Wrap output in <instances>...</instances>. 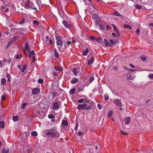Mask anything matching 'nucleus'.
<instances>
[{"label": "nucleus", "instance_id": "4d7b16f0", "mask_svg": "<svg viewBox=\"0 0 153 153\" xmlns=\"http://www.w3.org/2000/svg\"><path fill=\"white\" fill-rule=\"evenodd\" d=\"M95 24L97 25L100 23V21L99 20H96L95 21Z\"/></svg>", "mask_w": 153, "mask_h": 153}, {"label": "nucleus", "instance_id": "20e7f679", "mask_svg": "<svg viewBox=\"0 0 153 153\" xmlns=\"http://www.w3.org/2000/svg\"><path fill=\"white\" fill-rule=\"evenodd\" d=\"M25 47L23 49V51L25 52L26 55H27V54L26 53V52H28L29 53L30 51V47L29 46L28 43V42H26L25 43Z\"/></svg>", "mask_w": 153, "mask_h": 153}, {"label": "nucleus", "instance_id": "9d476101", "mask_svg": "<svg viewBox=\"0 0 153 153\" xmlns=\"http://www.w3.org/2000/svg\"><path fill=\"white\" fill-rule=\"evenodd\" d=\"M49 136L51 137H54L56 136L57 137H59V135L58 132H53L51 134L49 135Z\"/></svg>", "mask_w": 153, "mask_h": 153}, {"label": "nucleus", "instance_id": "e2e57ef3", "mask_svg": "<svg viewBox=\"0 0 153 153\" xmlns=\"http://www.w3.org/2000/svg\"><path fill=\"white\" fill-rule=\"evenodd\" d=\"M82 133L81 131H80L78 132V135H79V136H80V135H82Z\"/></svg>", "mask_w": 153, "mask_h": 153}, {"label": "nucleus", "instance_id": "6e6552de", "mask_svg": "<svg viewBox=\"0 0 153 153\" xmlns=\"http://www.w3.org/2000/svg\"><path fill=\"white\" fill-rule=\"evenodd\" d=\"M87 105L86 104H79L77 108L78 110H84V108L85 106H86Z\"/></svg>", "mask_w": 153, "mask_h": 153}, {"label": "nucleus", "instance_id": "09e8293b", "mask_svg": "<svg viewBox=\"0 0 153 153\" xmlns=\"http://www.w3.org/2000/svg\"><path fill=\"white\" fill-rule=\"evenodd\" d=\"M22 57V54H20L19 55H17L16 56V58L17 59H18L19 58H21Z\"/></svg>", "mask_w": 153, "mask_h": 153}, {"label": "nucleus", "instance_id": "f03ea898", "mask_svg": "<svg viewBox=\"0 0 153 153\" xmlns=\"http://www.w3.org/2000/svg\"><path fill=\"white\" fill-rule=\"evenodd\" d=\"M61 106V103L60 102H55L53 104L52 109L56 111L59 109Z\"/></svg>", "mask_w": 153, "mask_h": 153}, {"label": "nucleus", "instance_id": "f8f14e48", "mask_svg": "<svg viewBox=\"0 0 153 153\" xmlns=\"http://www.w3.org/2000/svg\"><path fill=\"white\" fill-rule=\"evenodd\" d=\"M94 59L92 56H91V58L90 60H88V64L90 65H91L94 62Z\"/></svg>", "mask_w": 153, "mask_h": 153}, {"label": "nucleus", "instance_id": "473e14b6", "mask_svg": "<svg viewBox=\"0 0 153 153\" xmlns=\"http://www.w3.org/2000/svg\"><path fill=\"white\" fill-rule=\"evenodd\" d=\"M134 78V76L130 75L129 77H128L126 78V80H127L130 79H133Z\"/></svg>", "mask_w": 153, "mask_h": 153}, {"label": "nucleus", "instance_id": "423d86ee", "mask_svg": "<svg viewBox=\"0 0 153 153\" xmlns=\"http://www.w3.org/2000/svg\"><path fill=\"white\" fill-rule=\"evenodd\" d=\"M40 91L39 89L37 88H35L33 89L32 93L33 94L36 95L38 94Z\"/></svg>", "mask_w": 153, "mask_h": 153}, {"label": "nucleus", "instance_id": "a19ab883", "mask_svg": "<svg viewBox=\"0 0 153 153\" xmlns=\"http://www.w3.org/2000/svg\"><path fill=\"white\" fill-rule=\"evenodd\" d=\"M27 104V103H24L23 104L22 107L21 108L22 109H24L25 108V106Z\"/></svg>", "mask_w": 153, "mask_h": 153}, {"label": "nucleus", "instance_id": "6ab92c4d", "mask_svg": "<svg viewBox=\"0 0 153 153\" xmlns=\"http://www.w3.org/2000/svg\"><path fill=\"white\" fill-rule=\"evenodd\" d=\"M5 122L3 121H0V128H3L4 127Z\"/></svg>", "mask_w": 153, "mask_h": 153}, {"label": "nucleus", "instance_id": "aec40b11", "mask_svg": "<svg viewBox=\"0 0 153 153\" xmlns=\"http://www.w3.org/2000/svg\"><path fill=\"white\" fill-rule=\"evenodd\" d=\"M110 43H109V45L111 46L112 45H114L116 43V40H113V39H110Z\"/></svg>", "mask_w": 153, "mask_h": 153}, {"label": "nucleus", "instance_id": "9b49d317", "mask_svg": "<svg viewBox=\"0 0 153 153\" xmlns=\"http://www.w3.org/2000/svg\"><path fill=\"white\" fill-rule=\"evenodd\" d=\"M131 118L130 117H127L125 118V124L128 125L130 123Z\"/></svg>", "mask_w": 153, "mask_h": 153}, {"label": "nucleus", "instance_id": "5fc2aeb1", "mask_svg": "<svg viewBox=\"0 0 153 153\" xmlns=\"http://www.w3.org/2000/svg\"><path fill=\"white\" fill-rule=\"evenodd\" d=\"M78 124L76 123L75 127V129H74L75 131L77 130L78 128Z\"/></svg>", "mask_w": 153, "mask_h": 153}, {"label": "nucleus", "instance_id": "f3484780", "mask_svg": "<svg viewBox=\"0 0 153 153\" xmlns=\"http://www.w3.org/2000/svg\"><path fill=\"white\" fill-rule=\"evenodd\" d=\"M54 56L56 58H57L59 56V53H58L56 49H54L53 50Z\"/></svg>", "mask_w": 153, "mask_h": 153}, {"label": "nucleus", "instance_id": "c03bdc74", "mask_svg": "<svg viewBox=\"0 0 153 153\" xmlns=\"http://www.w3.org/2000/svg\"><path fill=\"white\" fill-rule=\"evenodd\" d=\"M113 112L112 111H111L109 112L108 114V116L109 117H111L113 114Z\"/></svg>", "mask_w": 153, "mask_h": 153}, {"label": "nucleus", "instance_id": "052dcab7", "mask_svg": "<svg viewBox=\"0 0 153 153\" xmlns=\"http://www.w3.org/2000/svg\"><path fill=\"white\" fill-rule=\"evenodd\" d=\"M53 75L54 76H57V74L56 73V72L55 71H54L53 72Z\"/></svg>", "mask_w": 153, "mask_h": 153}, {"label": "nucleus", "instance_id": "c756f323", "mask_svg": "<svg viewBox=\"0 0 153 153\" xmlns=\"http://www.w3.org/2000/svg\"><path fill=\"white\" fill-rule=\"evenodd\" d=\"M99 27L101 29L103 30L105 28V25L104 24H100L99 25Z\"/></svg>", "mask_w": 153, "mask_h": 153}, {"label": "nucleus", "instance_id": "1a4fd4ad", "mask_svg": "<svg viewBox=\"0 0 153 153\" xmlns=\"http://www.w3.org/2000/svg\"><path fill=\"white\" fill-rule=\"evenodd\" d=\"M62 23L64 27L66 28H69L70 27V25L68 22L65 20H63Z\"/></svg>", "mask_w": 153, "mask_h": 153}, {"label": "nucleus", "instance_id": "393cba45", "mask_svg": "<svg viewBox=\"0 0 153 153\" xmlns=\"http://www.w3.org/2000/svg\"><path fill=\"white\" fill-rule=\"evenodd\" d=\"M6 79L4 78H2L1 79V84L4 85L6 82Z\"/></svg>", "mask_w": 153, "mask_h": 153}, {"label": "nucleus", "instance_id": "0eeeda50", "mask_svg": "<svg viewBox=\"0 0 153 153\" xmlns=\"http://www.w3.org/2000/svg\"><path fill=\"white\" fill-rule=\"evenodd\" d=\"M114 102L117 105L121 106L122 105L120 100L118 99H116L115 100H114Z\"/></svg>", "mask_w": 153, "mask_h": 153}, {"label": "nucleus", "instance_id": "49530a36", "mask_svg": "<svg viewBox=\"0 0 153 153\" xmlns=\"http://www.w3.org/2000/svg\"><path fill=\"white\" fill-rule=\"evenodd\" d=\"M38 82L39 83L42 84L43 83V80L42 79H38Z\"/></svg>", "mask_w": 153, "mask_h": 153}, {"label": "nucleus", "instance_id": "39448f33", "mask_svg": "<svg viewBox=\"0 0 153 153\" xmlns=\"http://www.w3.org/2000/svg\"><path fill=\"white\" fill-rule=\"evenodd\" d=\"M62 127L65 129H67L68 127L67 122L65 120H63L62 123Z\"/></svg>", "mask_w": 153, "mask_h": 153}, {"label": "nucleus", "instance_id": "5701e85b", "mask_svg": "<svg viewBox=\"0 0 153 153\" xmlns=\"http://www.w3.org/2000/svg\"><path fill=\"white\" fill-rule=\"evenodd\" d=\"M99 16L98 15H97L96 14H94L92 16V18L93 19H98L99 18Z\"/></svg>", "mask_w": 153, "mask_h": 153}, {"label": "nucleus", "instance_id": "a878e982", "mask_svg": "<svg viewBox=\"0 0 153 153\" xmlns=\"http://www.w3.org/2000/svg\"><path fill=\"white\" fill-rule=\"evenodd\" d=\"M54 69H55V70L56 71H62V67H54Z\"/></svg>", "mask_w": 153, "mask_h": 153}, {"label": "nucleus", "instance_id": "58836bf2", "mask_svg": "<svg viewBox=\"0 0 153 153\" xmlns=\"http://www.w3.org/2000/svg\"><path fill=\"white\" fill-rule=\"evenodd\" d=\"M55 117V116L53 115L52 114H49L48 115V117L49 118V119H52V118H54Z\"/></svg>", "mask_w": 153, "mask_h": 153}, {"label": "nucleus", "instance_id": "72a5a7b5", "mask_svg": "<svg viewBox=\"0 0 153 153\" xmlns=\"http://www.w3.org/2000/svg\"><path fill=\"white\" fill-rule=\"evenodd\" d=\"M104 42L106 46H108L109 45V42L107 41V40L106 39H104Z\"/></svg>", "mask_w": 153, "mask_h": 153}, {"label": "nucleus", "instance_id": "4468645a", "mask_svg": "<svg viewBox=\"0 0 153 153\" xmlns=\"http://www.w3.org/2000/svg\"><path fill=\"white\" fill-rule=\"evenodd\" d=\"M112 26H113V29L116 32V33L117 34L118 36H119V30L117 27H116L114 24H112Z\"/></svg>", "mask_w": 153, "mask_h": 153}, {"label": "nucleus", "instance_id": "864d4df0", "mask_svg": "<svg viewBox=\"0 0 153 153\" xmlns=\"http://www.w3.org/2000/svg\"><path fill=\"white\" fill-rule=\"evenodd\" d=\"M36 3H37V4L39 6L40 5H41V1L40 0H38L37 1H36Z\"/></svg>", "mask_w": 153, "mask_h": 153}, {"label": "nucleus", "instance_id": "e433bc0d", "mask_svg": "<svg viewBox=\"0 0 153 153\" xmlns=\"http://www.w3.org/2000/svg\"><path fill=\"white\" fill-rule=\"evenodd\" d=\"M126 70L127 71H129V72H133L134 71V69H131L128 68L127 67H125V71Z\"/></svg>", "mask_w": 153, "mask_h": 153}, {"label": "nucleus", "instance_id": "bf43d9fd", "mask_svg": "<svg viewBox=\"0 0 153 153\" xmlns=\"http://www.w3.org/2000/svg\"><path fill=\"white\" fill-rule=\"evenodd\" d=\"M97 107L100 110L101 109V105L100 104H97Z\"/></svg>", "mask_w": 153, "mask_h": 153}, {"label": "nucleus", "instance_id": "603ef678", "mask_svg": "<svg viewBox=\"0 0 153 153\" xmlns=\"http://www.w3.org/2000/svg\"><path fill=\"white\" fill-rule=\"evenodd\" d=\"M90 39L91 40H94L96 39V37L94 36H91L90 37Z\"/></svg>", "mask_w": 153, "mask_h": 153}, {"label": "nucleus", "instance_id": "6e6d98bb", "mask_svg": "<svg viewBox=\"0 0 153 153\" xmlns=\"http://www.w3.org/2000/svg\"><path fill=\"white\" fill-rule=\"evenodd\" d=\"M148 77L150 78L153 79V74H151L149 75Z\"/></svg>", "mask_w": 153, "mask_h": 153}, {"label": "nucleus", "instance_id": "79ce46f5", "mask_svg": "<svg viewBox=\"0 0 153 153\" xmlns=\"http://www.w3.org/2000/svg\"><path fill=\"white\" fill-rule=\"evenodd\" d=\"M33 23L35 25H38L39 24V22L37 20H34L33 22Z\"/></svg>", "mask_w": 153, "mask_h": 153}, {"label": "nucleus", "instance_id": "3c124183", "mask_svg": "<svg viewBox=\"0 0 153 153\" xmlns=\"http://www.w3.org/2000/svg\"><path fill=\"white\" fill-rule=\"evenodd\" d=\"M136 33L138 34V36L139 35V34L140 32V30L139 28H138L136 31Z\"/></svg>", "mask_w": 153, "mask_h": 153}, {"label": "nucleus", "instance_id": "13d9d810", "mask_svg": "<svg viewBox=\"0 0 153 153\" xmlns=\"http://www.w3.org/2000/svg\"><path fill=\"white\" fill-rule=\"evenodd\" d=\"M93 148H94V150H97L98 149V146L97 145L94 146Z\"/></svg>", "mask_w": 153, "mask_h": 153}, {"label": "nucleus", "instance_id": "69168bd1", "mask_svg": "<svg viewBox=\"0 0 153 153\" xmlns=\"http://www.w3.org/2000/svg\"><path fill=\"white\" fill-rule=\"evenodd\" d=\"M24 22V20H22L21 22H19V24L20 25L23 24Z\"/></svg>", "mask_w": 153, "mask_h": 153}, {"label": "nucleus", "instance_id": "2f4dec72", "mask_svg": "<svg viewBox=\"0 0 153 153\" xmlns=\"http://www.w3.org/2000/svg\"><path fill=\"white\" fill-rule=\"evenodd\" d=\"M18 118L17 116H14L13 117V120L15 122H16L18 121Z\"/></svg>", "mask_w": 153, "mask_h": 153}, {"label": "nucleus", "instance_id": "2eb2a0df", "mask_svg": "<svg viewBox=\"0 0 153 153\" xmlns=\"http://www.w3.org/2000/svg\"><path fill=\"white\" fill-rule=\"evenodd\" d=\"M55 130L54 129H51L48 130L46 133V134L47 135H49L50 134H51L52 133H53Z\"/></svg>", "mask_w": 153, "mask_h": 153}, {"label": "nucleus", "instance_id": "bb28decb", "mask_svg": "<svg viewBox=\"0 0 153 153\" xmlns=\"http://www.w3.org/2000/svg\"><path fill=\"white\" fill-rule=\"evenodd\" d=\"M6 77L7 79V81L8 82H10V79L11 78V76H10V75L8 73H7L6 74Z\"/></svg>", "mask_w": 153, "mask_h": 153}, {"label": "nucleus", "instance_id": "b1692460", "mask_svg": "<svg viewBox=\"0 0 153 153\" xmlns=\"http://www.w3.org/2000/svg\"><path fill=\"white\" fill-rule=\"evenodd\" d=\"M9 152V149H6L5 148H3L2 149V153H8Z\"/></svg>", "mask_w": 153, "mask_h": 153}, {"label": "nucleus", "instance_id": "c85d7f7f", "mask_svg": "<svg viewBox=\"0 0 153 153\" xmlns=\"http://www.w3.org/2000/svg\"><path fill=\"white\" fill-rule=\"evenodd\" d=\"M31 134L32 136H36L37 135V132L36 131H32Z\"/></svg>", "mask_w": 153, "mask_h": 153}, {"label": "nucleus", "instance_id": "7ed1b4c3", "mask_svg": "<svg viewBox=\"0 0 153 153\" xmlns=\"http://www.w3.org/2000/svg\"><path fill=\"white\" fill-rule=\"evenodd\" d=\"M56 43L57 46H60V47L62 46L63 45V42L62 40V37L60 36H57L56 37Z\"/></svg>", "mask_w": 153, "mask_h": 153}, {"label": "nucleus", "instance_id": "a211bd4d", "mask_svg": "<svg viewBox=\"0 0 153 153\" xmlns=\"http://www.w3.org/2000/svg\"><path fill=\"white\" fill-rule=\"evenodd\" d=\"M96 40L97 42L101 43L102 42V39L101 37H99L98 38H96Z\"/></svg>", "mask_w": 153, "mask_h": 153}, {"label": "nucleus", "instance_id": "37998d69", "mask_svg": "<svg viewBox=\"0 0 153 153\" xmlns=\"http://www.w3.org/2000/svg\"><path fill=\"white\" fill-rule=\"evenodd\" d=\"M135 7L137 9H140L142 8V7L141 5H139L138 4H136L135 5Z\"/></svg>", "mask_w": 153, "mask_h": 153}, {"label": "nucleus", "instance_id": "0e129e2a", "mask_svg": "<svg viewBox=\"0 0 153 153\" xmlns=\"http://www.w3.org/2000/svg\"><path fill=\"white\" fill-rule=\"evenodd\" d=\"M120 131L121 133L123 135H124V132L123 130H122L121 129H120Z\"/></svg>", "mask_w": 153, "mask_h": 153}, {"label": "nucleus", "instance_id": "680f3d73", "mask_svg": "<svg viewBox=\"0 0 153 153\" xmlns=\"http://www.w3.org/2000/svg\"><path fill=\"white\" fill-rule=\"evenodd\" d=\"M3 65L2 63V61L1 60H0V67H2Z\"/></svg>", "mask_w": 153, "mask_h": 153}, {"label": "nucleus", "instance_id": "774afa93", "mask_svg": "<svg viewBox=\"0 0 153 153\" xmlns=\"http://www.w3.org/2000/svg\"><path fill=\"white\" fill-rule=\"evenodd\" d=\"M71 42H69V41H68L67 42V45H70V44H71Z\"/></svg>", "mask_w": 153, "mask_h": 153}, {"label": "nucleus", "instance_id": "412c9836", "mask_svg": "<svg viewBox=\"0 0 153 153\" xmlns=\"http://www.w3.org/2000/svg\"><path fill=\"white\" fill-rule=\"evenodd\" d=\"M88 52V48L86 49L83 51V53H82L83 55L84 56H86L87 55Z\"/></svg>", "mask_w": 153, "mask_h": 153}, {"label": "nucleus", "instance_id": "338daca9", "mask_svg": "<svg viewBox=\"0 0 153 153\" xmlns=\"http://www.w3.org/2000/svg\"><path fill=\"white\" fill-rule=\"evenodd\" d=\"M32 58L33 59V62H35V57L34 55L33 56Z\"/></svg>", "mask_w": 153, "mask_h": 153}, {"label": "nucleus", "instance_id": "f704fd0d", "mask_svg": "<svg viewBox=\"0 0 153 153\" xmlns=\"http://www.w3.org/2000/svg\"><path fill=\"white\" fill-rule=\"evenodd\" d=\"M127 28L130 30L132 29V27L130 25H125V28Z\"/></svg>", "mask_w": 153, "mask_h": 153}, {"label": "nucleus", "instance_id": "8fccbe9b", "mask_svg": "<svg viewBox=\"0 0 153 153\" xmlns=\"http://www.w3.org/2000/svg\"><path fill=\"white\" fill-rule=\"evenodd\" d=\"M30 54H31V56H34L35 54V52L33 51H32L30 53V52L29 53Z\"/></svg>", "mask_w": 153, "mask_h": 153}, {"label": "nucleus", "instance_id": "c9c22d12", "mask_svg": "<svg viewBox=\"0 0 153 153\" xmlns=\"http://www.w3.org/2000/svg\"><path fill=\"white\" fill-rule=\"evenodd\" d=\"M113 14L114 15H116L117 16H121V15L120 14L119 12L117 11H116L114 13H113Z\"/></svg>", "mask_w": 153, "mask_h": 153}, {"label": "nucleus", "instance_id": "ea45409f", "mask_svg": "<svg viewBox=\"0 0 153 153\" xmlns=\"http://www.w3.org/2000/svg\"><path fill=\"white\" fill-rule=\"evenodd\" d=\"M84 100L83 99H81L78 100L77 102L79 103H82L84 101Z\"/></svg>", "mask_w": 153, "mask_h": 153}, {"label": "nucleus", "instance_id": "ddd939ff", "mask_svg": "<svg viewBox=\"0 0 153 153\" xmlns=\"http://www.w3.org/2000/svg\"><path fill=\"white\" fill-rule=\"evenodd\" d=\"M79 80L78 79L75 78H74L73 79H71V84H74L78 82Z\"/></svg>", "mask_w": 153, "mask_h": 153}, {"label": "nucleus", "instance_id": "de8ad7c7", "mask_svg": "<svg viewBox=\"0 0 153 153\" xmlns=\"http://www.w3.org/2000/svg\"><path fill=\"white\" fill-rule=\"evenodd\" d=\"M94 79V77H91L89 79V82L90 83L92 81H93Z\"/></svg>", "mask_w": 153, "mask_h": 153}, {"label": "nucleus", "instance_id": "7c9ffc66", "mask_svg": "<svg viewBox=\"0 0 153 153\" xmlns=\"http://www.w3.org/2000/svg\"><path fill=\"white\" fill-rule=\"evenodd\" d=\"M75 90L76 89L74 88L71 89L70 91V93L71 94H73L75 92Z\"/></svg>", "mask_w": 153, "mask_h": 153}, {"label": "nucleus", "instance_id": "4c0bfd02", "mask_svg": "<svg viewBox=\"0 0 153 153\" xmlns=\"http://www.w3.org/2000/svg\"><path fill=\"white\" fill-rule=\"evenodd\" d=\"M91 107V105L89 106H85L84 108V110H88L89 109H90Z\"/></svg>", "mask_w": 153, "mask_h": 153}, {"label": "nucleus", "instance_id": "a18cd8bd", "mask_svg": "<svg viewBox=\"0 0 153 153\" xmlns=\"http://www.w3.org/2000/svg\"><path fill=\"white\" fill-rule=\"evenodd\" d=\"M105 98L106 101H107L109 99L108 95L107 94H106L105 95Z\"/></svg>", "mask_w": 153, "mask_h": 153}, {"label": "nucleus", "instance_id": "cd10ccee", "mask_svg": "<svg viewBox=\"0 0 153 153\" xmlns=\"http://www.w3.org/2000/svg\"><path fill=\"white\" fill-rule=\"evenodd\" d=\"M93 148V151L92 152V153H99L100 152V151L99 150V149L98 150H94V148H93V147H92Z\"/></svg>", "mask_w": 153, "mask_h": 153}, {"label": "nucleus", "instance_id": "4be33fe9", "mask_svg": "<svg viewBox=\"0 0 153 153\" xmlns=\"http://www.w3.org/2000/svg\"><path fill=\"white\" fill-rule=\"evenodd\" d=\"M27 67V65L26 64L24 65H23L22 68H21V70L22 72L24 71L25 69Z\"/></svg>", "mask_w": 153, "mask_h": 153}, {"label": "nucleus", "instance_id": "dca6fc26", "mask_svg": "<svg viewBox=\"0 0 153 153\" xmlns=\"http://www.w3.org/2000/svg\"><path fill=\"white\" fill-rule=\"evenodd\" d=\"M73 72L75 76H76L78 73H79V71H77V69L75 68L73 70Z\"/></svg>", "mask_w": 153, "mask_h": 153}, {"label": "nucleus", "instance_id": "f257e3e1", "mask_svg": "<svg viewBox=\"0 0 153 153\" xmlns=\"http://www.w3.org/2000/svg\"><path fill=\"white\" fill-rule=\"evenodd\" d=\"M24 7L26 9L30 8L34 10H36V8L34 7L33 3L29 0L25 2Z\"/></svg>", "mask_w": 153, "mask_h": 153}]
</instances>
